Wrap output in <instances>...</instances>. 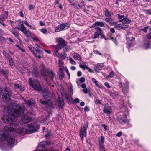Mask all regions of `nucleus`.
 I'll return each instance as SVG.
<instances>
[{"mask_svg": "<svg viewBox=\"0 0 151 151\" xmlns=\"http://www.w3.org/2000/svg\"><path fill=\"white\" fill-rule=\"evenodd\" d=\"M39 129L38 125L35 123L27 124L22 128L17 126L10 127L5 126L3 131L0 133V148H1L2 146L4 145L6 143L9 147L14 145V132L18 134L24 132L30 134L37 131Z\"/></svg>", "mask_w": 151, "mask_h": 151, "instance_id": "1", "label": "nucleus"}, {"mask_svg": "<svg viewBox=\"0 0 151 151\" xmlns=\"http://www.w3.org/2000/svg\"><path fill=\"white\" fill-rule=\"evenodd\" d=\"M25 110V107L16 103H13L5 108V114L2 117V120L10 125L17 120V117L22 116Z\"/></svg>", "mask_w": 151, "mask_h": 151, "instance_id": "2", "label": "nucleus"}, {"mask_svg": "<svg viewBox=\"0 0 151 151\" xmlns=\"http://www.w3.org/2000/svg\"><path fill=\"white\" fill-rule=\"evenodd\" d=\"M42 76L45 79L47 83L51 85V83L49 82L48 80L50 79V81H52L53 78L54 77L55 74L52 71H50L49 72H42Z\"/></svg>", "mask_w": 151, "mask_h": 151, "instance_id": "3", "label": "nucleus"}, {"mask_svg": "<svg viewBox=\"0 0 151 151\" xmlns=\"http://www.w3.org/2000/svg\"><path fill=\"white\" fill-rule=\"evenodd\" d=\"M29 83L30 85L35 90L37 91H41L42 88L39 81L36 80H32L31 78L29 79Z\"/></svg>", "mask_w": 151, "mask_h": 151, "instance_id": "4", "label": "nucleus"}, {"mask_svg": "<svg viewBox=\"0 0 151 151\" xmlns=\"http://www.w3.org/2000/svg\"><path fill=\"white\" fill-rule=\"evenodd\" d=\"M88 123L87 122L85 123L83 127H81L79 132L80 137L82 140L84 139V137L87 136L86 130L88 127Z\"/></svg>", "mask_w": 151, "mask_h": 151, "instance_id": "5", "label": "nucleus"}, {"mask_svg": "<svg viewBox=\"0 0 151 151\" xmlns=\"http://www.w3.org/2000/svg\"><path fill=\"white\" fill-rule=\"evenodd\" d=\"M70 24L68 23H65L58 25L55 29V31L56 32H59L63 30H66L70 27Z\"/></svg>", "mask_w": 151, "mask_h": 151, "instance_id": "6", "label": "nucleus"}, {"mask_svg": "<svg viewBox=\"0 0 151 151\" xmlns=\"http://www.w3.org/2000/svg\"><path fill=\"white\" fill-rule=\"evenodd\" d=\"M124 115L121 116L119 115L117 116V119L120 123H124L125 124H128L130 121L129 119H125L127 116L126 113L127 114L128 111H124Z\"/></svg>", "mask_w": 151, "mask_h": 151, "instance_id": "7", "label": "nucleus"}, {"mask_svg": "<svg viewBox=\"0 0 151 151\" xmlns=\"http://www.w3.org/2000/svg\"><path fill=\"white\" fill-rule=\"evenodd\" d=\"M48 145L46 141L41 142L39 144L37 151H45L47 150L46 146ZM51 151H57L52 150Z\"/></svg>", "mask_w": 151, "mask_h": 151, "instance_id": "8", "label": "nucleus"}, {"mask_svg": "<svg viewBox=\"0 0 151 151\" xmlns=\"http://www.w3.org/2000/svg\"><path fill=\"white\" fill-rule=\"evenodd\" d=\"M56 41L58 43V47L59 49L63 48L65 47L66 44L65 40L62 38H57Z\"/></svg>", "mask_w": 151, "mask_h": 151, "instance_id": "9", "label": "nucleus"}, {"mask_svg": "<svg viewBox=\"0 0 151 151\" xmlns=\"http://www.w3.org/2000/svg\"><path fill=\"white\" fill-rule=\"evenodd\" d=\"M104 66V63H98L94 67V70L96 72H99V71L101 70Z\"/></svg>", "mask_w": 151, "mask_h": 151, "instance_id": "10", "label": "nucleus"}, {"mask_svg": "<svg viewBox=\"0 0 151 151\" xmlns=\"http://www.w3.org/2000/svg\"><path fill=\"white\" fill-rule=\"evenodd\" d=\"M28 47L29 50L37 58L39 59H41V56L40 55H39L38 56L37 55V54H36L35 52V48L33 47L32 45H29Z\"/></svg>", "mask_w": 151, "mask_h": 151, "instance_id": "11", "label": "nucleus"}, {"mask_svg": "<svg viewBox=\"0 0 151 151\" xmlns=\"http://www.w3.org/2000/svg\"><path fill=\"white\" fill-rule=\"evenodd\" d=\"M70 5L73 6L74 8L78 9H80L82 8V6H80L79 4L76 3L73 1H70Z\"/></svg>", "mask_w": 151, "mask_h": 151, "instance_id": "12", "label": "nucleus"}, {"mask_svg": "<svg viewBox=\"0 0 151 151\" xmlns=\"http://www.w3.org/2000/svg\"><path fill=\"white\" fill-rule=\"evenodd\" d=\"M115 28L117 30H120L121 29H124L127 28V26L123 24H119L116 25L115 26Z\"/></svg>", "mask_w": 151, "mask_h": 151, "instance_id": "13", "label": "nucleus"}, {"mask_svg": "<svg viewBox=\"0 0 151 151\" xmlns=\"http://www.w3.org/2000/svg\"><path fill=\"white\" fill-rule=\"evenodd\" d=\"M5 13L0 15V20L1 21H4L8 17V12L6 11Z\"/></svg>", "mask_w": 151, "mask_h": 151, "instance_id": "14", "label": "nucleus"}, {"mask_svg": "<svg viewBox=\"0 0 151 151\" xmlns=\"http://www.w3.org/2000/svg\"><path fill=\"white\" fill-rule=\"evenodd\" d=\"M103 111L104 113L108 115L111 113L112 111L110 107H105L103 110Z\"/></svg>", "mask_w": 151, "mask_h": 151, "instance_id": "15", "label": "nucleus"}, {"mask_svg": "<svg viewBox=\"0 0 151 151\" xmlns=\"http://www.w3.org/2000/svg\"><path fill=\"white\" fill-rule=\"evenodd\" d=\"M22 119V122L25 124L29 122L31 120V119L30 117L26 116H23Z\"/></svg>", "mask_w": 151, "mask_h": 151, "instance_id": "16", "label": "nucleus"}, {"mask_svg": "<svg viewBox=\"0 0 151 151\" xmlns=\"http://www.w3.org/2000/svg\"><path fill=\"white\" fill-rule=\"evenodd\" d=\"M64 102L63 100L61 98L58 99V105L60 109H62L64 106Z\"/></svg>", "mask_w": 151, "mask_h": 151, "instance_id": "17", "label": "nucleus"}, {"mask_svg": "<svg viewBox=\"0 0 151 151\" xmlns=\"http://www.w3.org/2000/svg\"><path fill=\"white\" fill-rule=\"evenodd\" d=\"M39 102L42 104L47 105L49 106H50L51 105V102L49 99L48 100L46 101H44L42 99H40L39 101Z\"/></svg>", "mask_w": 151, "mask_h": 151, "instance_id": "18", "label": "nucleus"}, {"mask_svg": "<svg viewBox=\"0 0 151 151\" xmlns=\"http://www.w3.org/2000/svg\"><path fill=\"white\" fill-rule=\"evenodd\" d=\"M67 55L65 53H59L58 54L57 56L61 60L65 59Z\"/></svg>", "mask_w": 151, "mask_h": 151, "instance_id": "19", "label": "nucleus"}, {"mask_svg": "<svg viewBox=\"0 0 151 151\" xmlns=\"http://www.w3.org/2000/svg\"><path fill=\"white\" fill-rule=\"evenodd\" d=\"M73 57L74 58L78 60L81 61V58L80 55L78 53L74 52L73 55Z\"/></svg>", "mask_w": 151, "mask_h": 151, "instance_id": "20", "label": "nucleus"}, {"mask_svg": "<svg viewBox=\"0 0 151 151\" xmlns=\"http://www.w3.org/2000/svg\"><path fill=\"white\" fill-rule=\"evenodd\" d=\"M23 22V23L26 26H27L28 27H29L30 29L34 30H36V27L35 25L32 26L31 25H29V24L28 22H27L26 21H24Z\"/></svg>", "mask_w": 151, "mask_h": 151, "instance_id": "21", "label": "nucleus"}, {"mask_svg": "<svg viewBox=\"0 0 151 151\" xmlns=\"http://www.w3.org/2000/svg\"><path fill=\"white\" fill-rule=\"evenodd\" d=\"M129 84V83L128 82H126V86L125 87H124L123 86L122 87V92L126 94L127 93L128 91V85Z\"/></svg>", "mask_w": 151, "mask_h": 151, "instance_id": "22", "label": "nucleus"}, {"mask_svg": "<svg viewBox=\"0 0 151 151\" xmlns=\"http://www.w3.org/2000/svg\"><path fill=\"white\" fill-rule=\"evenodd\" d=\"M151 47V42L146 41L144 44L143 47L145 49L149 48Z\"/></svg>", "mask_w": 151, "mask_h": 151, "instance_id": "23", "label": "nucleus"}, {"mask_svg": "<svg viewBox=\"0 0 151 151\" xmlns=\"http://www.w3.org/2000/svg\"><path fill=\"white\" fill-rule=\"evenodd\" d=\"M91 79L92 81L95 83L96 86L101 89H103V88L101 86L99 85L98 84V81L95 78H92Z\"/></svg>", "mask_w": 151, "mask_h": 151, "instance_id": "24", "label": "nucleus"}, {"mask_svg": "<svg viewBox=\"0 0 151 151\" xmlns=\"http://www.w3.org/2000/svg\"><path fill=\"white\" fill-rule=\"evenodd\" d=\"M121 21L122 22L123 24H126L130 23L131 22V21L130 20H129L128 18L125 17Z\"/></svg>", "mask_w": 151, "mask_h": 151, "instance_id": "25", "label": "nucleus"}, {"mask_svg": "<svg viewBox=\"0 0 151 151\" xmlns=\"http://www.w3.org/2000/svg\"><path fill=\"white\" fill-rule=\"evenodd\" d=\"M24 34L28 37H32V34L30 30L27 29Z\"/></svg>", "mask_w": 151, "mask_h": 151, "instance_id": "26", "label": "nucleus"}, {"mask_svg": "<svg viewBox=\"0 0 151 151\" xmlns=\"http://www.w3.org/2000/svg\"><path fill=\"white\" fill-rule=\"evenodd\" d=\"M38 71L36 68L33 69L32 71V74L34 77H36L38 74Z\"/></svg>", "mask_w": 151, "mask_h": 151, "instance_id": "27", "label": "nucleus"}, {"mask_svg": "<svg viewBox=\"0 0 151 151\" xmlns=\"http://www.w3.org/2000/svg\"><path fill=\"white\" fill-rule=\"evenodd\" d=\"M20 30L23 33L27 30L26 29L25 27L23 24H21V25Z\"/></svg>", "mask_w": 151, "mask_h": 151, "instance_id": "28", "label": "nucleus"}, {"mask_svg": "<svg viewBox=\"0 0 151 151\" xmlns=\"http://www.w3.org/2000/svg\"><path fill=\"white\" fill-rule=\"evenodd\" d=\"M110 96L114 99H116L118 96V95L116 94L115 92L111 93Z\"/></svg>", "mask_w": 151, "mask_h": 151, "instance_id": "29", "label": "nucleus"}, {"mask_svg": "<svg viewBox=\"0 0 151 151\" xmlns=\"http://www.w3.org/2000/svg\"><path fill=\"white\" fill-rule=\"evenodd\" d=\"M16 28H13L11 30V32L16 37H17L18 35V33L15 31V29Z\"/></svg>", "mask_w": 151, "mask_h": 151, "instance_id": "30", "label": "nucleus"}, {"mask_svg": "<svg viewBox=\"0 0 151 151\" xmlns=\"http://www.w3.org/2000/svg\"><path fill=\"white\" fill-rule=\"evenodd\" d=\"M105 137L103 136H102L101 137V140L99 142V145H104V143L105 142Z\"/></svg>", "mask_w": 151, "mask_h": 151, "instance_id": "31", "label": "nucleus"}, {"mask_svg": "<svg viewBox=\"0 0 151 151\" xmlns=\"http://www.w3.org/2000/svg\"><path fill=\"white\" fill-rule=\"evenodd\" d=\"M48 92L47 90H46L45 93L44 92H43V97L45 99H48L49 98V96L47 94Z\"/></svg>", "mask_w": 151, "mask_h": 151, "instance_id": "32", "label": "nucleus"}, {"mask_svg": "<svg viewBox=\"0 0 151 151\" xmlns=\"http://www.w3.org/2000/svg\"><path fill=\"white\" fill-rule=\"evenodd\" d=\"M85 80V78L83 77H82L79 79H76V81L77 84H78L79 82L81 83H83L84 82Z\"/></svg>", "mask_w": 151, "mask_h": 151, "instance_id": "33", "label": "nucleus"}, {"mask_svg": "<svg viewBox=\"0 0 151 151\" xmlns=\"http://www.w3.org/2000/svg\"><path fill=\"white\" fill-rule=\"evenodd\" d=\"M99 151H105V148L103 145H99Z\"/></svg>", "mask_w": 151, "mask_h": 151, "instance_id": "34", "label": "nucleus"}, {"mask_svg": "<svg viewBox=\"0 0 151 151\" xmlns=\"http://www.w3.org/2000/svg\"><path fill=\"white\" fill-rule=\"evenodd\" d=\"M14 87L15 88H18L21 90H23V87L20 86L19 84H14Z\"/></svg>", "mask_w": 151, "mask_h": 151, "instance_id": "35", "label": "nucleus"}, {"mask_svg": "<svg viewBox=\"0 0 151 151\" xmlns=\"http://www.w3.org/2000/svg\"><path fill=\"white\" fill-rule=\"evenodd\" d=\"M26 102L28 105H30L34 103V101L33 99H31L29 100H27Z\"/></svg>", "mask_w": 151, "mask_h": 151, "instance_id": "36", "label": "nucleus"}, {"mask_svg": "<svg viewBox=\"0 0 151 151\" xmlns=\"http://www.w3.org/2000/svg\"><path fill=\"white\" fill-rule=\"evenodd\" d=\"M96 26H99L101 27H103L104 25V24L102 22H96Z\"/></svg>", "mask_w": 151, "mask_h": 151, "instance_id": "37", "label": "nucleus"}, {"mask_svg": "<svg viewBox=\"0 0 151 151\" xmlns=\"http://www.w3.org/2000/svg\"><path fill=\"white\" fill-rule=\"evenodd\" d=\"M105 21L108 23H111L113 21L111 17H108L105 19Z\"/></svg>", "mask_w": 151, "mask_h": 151, "instance_id": "38", "label": "nucleus"}, {"mask_svg": "<svg viewBox=\"0 0 151 151\" xmlns=\"http://www.w3.org/2000/svg\"><path fill=\"white\" fill-rule=\"evenodd\" d=\"M104 14L105 16L107 17H111V13L108 10L105 11Z\"/></svg>", "mask_w": 151, "mask_h": 151, "instance_id": "39", "label": "nucleus"}, {"mask_svg": "<svg viewBox=\"0 0 151 151\" xmlns=\"http://www.w3.org/2000/svg\"><path fill=\"white\" fill-rule=\"evenodd\" d=\"M70 63L72 64L76 65V62L74 61V60L71 57L69 58Z\"/></svg>", "mask_w": 151, "mask_h": 151, "instance_id": "40", "label": "nucleus"}, {"mask_svg": "<svg viewBox=\"0 0 151 151\" xmlns=\"http://www.w3.org/2000/svg\"><path fill=\"white\" fill-rule=\"evenodd\" d=\"M83 64L79 65L80 67L82 68L83 70L86 69V68H87V66L86 65L85 63H83Z\"/></svg>", "mask_w": 151, "mask_h": 151, "instance_id": "41", "label": "nucleus"}, {"mask_svg": "<svg viewBox=\"0 0 151 151\" xmlns=\"http://www.w3.org/2000/svg\"><path fill=\"white\" fill-rule=\"evenodd\" d=\"M35 53L37 54V56L38 55L37 53L40 55H42L43 54L42 51L39 49H37L36 50H35Z\"/></svg>", "mask_w": 151, "mask_h": 151, "instance_id": "42", "label": "nucleus"}, {"mask_svg": "<svg viewBox=\"0 0 151 151\" xmlns=\"http://www.w3.org/2000/svg\"><path fill=\"white\" fill-rule=\"evenodd\" d=\"M114 71H112L109 73V75L107 76V77L109 78H112L114 76Z\"/></svg>", "mask_w": 151, "mask_h": 151, "instance_id": "43", "label": "nucleus"}, {"mask_svg": "<svg viewBox=\"0 0 151 151\" xmlns=\"http://www.w3.org/2000/svg\"><path fill=\"white\" fill-rule=\"evenodd\" d=\"M9 65L11 66H12L14 65V63L13 59L12 58L9 59Z\"/></svg>", "mask_w": 151, "mask_h": 151, "instance_id": "44", "label": "nucleus"}, {"mask_svg": "<svg viewBox=\"0 0 151 151\" xmlns=\"http://www.w3.org/2000/svg\"><path fill=\"white\" fill-rule=\"evenodd\" d=\"M117 16H118V18L120 19V20L121 21L125 18V16L124 15H120L119 14H118Z\"/></svg>", "mask_w": 151, "mask_h": 151, "instance_id": "45", "label": "nucleus"}, {"mask_svg": "<svg viewBox=\"0 0 151 151\" xmlns=\"http://www.w3.org/2000/svg\"><path fill=\"white\" fill-rule=\"evenodd\" d=\"M99 35L98 34V32H95L94 35V36L93 38V39H95L99 37Z\"/></svg>", "mask_w": 151, "mask_h": 151, "instance_id": "46", "label": "nucleus"}, {"mask_svg": "<svg viewBox=\"0 0 151 151\" xmlns=\"http://www.w3.org/2000/svg\"><path fill=\"white\" fill-rule=\"evenodd\" d=\"M1 73L5 77H7V73L4 70H2L1 71Z\"/></svg>", "mask_w": 151, "mask_h": 151, "instance_id": "47", "label": "nucleus"}, {"mask_svg": "<svg viewBox=\"0 0 151 151\" xmlns=\"http://www.w3.org/2000/svg\"><path fill=\"white\" fill-rule=\"evenodd\" d=\"M69 89L70 91V95H72L73 94V86L71 84H70V86L69 88Z\"/></svg>", "mask_w": 151, "mask_h": 151, "instance_id": "48", "label": "nucleus"}, {"mask_svg": "<svg viewBox=\"0 0 151 151\" xmlns=\"http://www.w3.org/2000/svg\"><path fill=\"white\" fill-rule=\"evenodd\" d=\"M149 28H150V27L149 26H147L146 27H144L143 29H142L141 30L143 31L145 33H146L147 32V29H149Z\"/></svg>", "mask_w": 151, "mask_h": 151, "instance_id": "49", "label": "nucleus"}, {"mask_svg": "<svg viewBox=\"0 0 151 151\" xmlns=\"http://www.w3.org/2000/svg\"><path fill=\"white\" fill-rule=\"evenodd\" d=\"M41 31L44 34H45L47 32V29H41Z\"/></svg>", "mask_w": 151, "mask_h": 151, "instance_id": "50", "label": "nucleus"}, {"mask_svg": "<svg viewBox=\"0 0 151 151\" xmlns=\"http://www.w3.org/2000/svg\"><path fill=\"white\" fill-rule=\"evenodd\" d=\"M65 70L67 73V75H68V78L69 79L70 78V73L69 72V71H68V68L66 67L65 68Z\"/></svg>", "mask_w": 151, "mask_h": 151, "instance_id": "51", "label": "nucleus"}, {"mask_svg": "<svg viewBox=\"0 0 151 151\" xmlns=\"http://www.w3.org/2000/svg\"><path fill=\"white\" fill-rule=\"evenodd\" d=\"M60 49L58 48V46H57V47H56L55 49L54 50V52L56 55H57V54H58V50Z\"/></svg>", "mask_w": 151, "mask_h": 151, "instance_id": "52", "label": "nucleus"}, {"mask_svg": "<svg viewBox=\"0 0 151 151\" xmlns=\"http://www.w3.org/2000/svg\"><path fill=\"white\" fill-rule=\"evenodd\" d=\"M31 38L34 41H38L39 40V39L37 37H32Z\"/></svg>", "mask_w": 151, "mask_h": 151, "instance_id": "53", "label": "nucleus"}, {"mask_svg": "<svg viewBox=\"0 0 151 151\" xmlns=\"http://www.w3.org/2000/svg\"><path fill=\"white\" fill-rule=\"evenodd\" d=\"M96 103L99 105H101V101L100 100L98 99H96V101H95Z\"/></svg>", "mask_w": 151, "mask_h": 151, "instance_id": "54", "label": "nucleus"}, {"mask_svg": "<svg viewBox=\"0 0 151 151\" xmlns=\"http://www.w3.org/2000/svg\"><path fill=\"white\" fill-rule=\"evenodd\" d=\"M58 66L59 67H60V66H63V62L62 61H60V60H59L58 61Z\"/></svg>", "mask_w": 151, "mask_h": 151, "instance_id": "55", "label": "nucleus"}, {"mask_svg": "<svg viewBox=\"0 0 151 151\" xmlns=\"http://www.w3.org/2000/svg\"><path fill=\"white\" fill-rule=\"evenodd\" d=\"M96 32H98L99 35H102V31L101 29L97 30Z\"/></svg>", "mask_w": 151, "mask_h": 151, "instance_id": "56", "label": "nucleus"}, {"mask_svg": "<svg viewBox=\"0 0 151 151\" xmlns=\"http://www.w3.org/2000/svg\"><path fill=\"white\" fill-rule=\"evenodd\" d=\"M126 38L127 40V41H132V40H131V37H129V36H128L127 35L126 36Z\"/></svg>", "mask_w": 151, "mask_h": 151, "instance_id": "57", "label": "nucleus"}, {"mask_svg": "<svg viewBox=\"0 0 151 151\" xmlns=\"http://www.w3.org/2000/svg\"><path fill=\"white\" fill-rule=\"evenodd\" d=\"M74 101L75 103H78L79 102V99L78 98H76L74 99Z\"/></svg>", "mask_w": 151, "mask_h": 151, "instance_id": "58", "label": "nucleus"}, {"mask_svg": "<svg viewBox=\"0 0 151 151\" xmlns=\"http://www.w3.org/2000/svg\"><path fill=\"white\" fill-rule=\"evenodd\" d=\"M104 85L106 86L108 88H110V85H109V84L108 83H107V82L105 83H104Z\"/></svg>", "mask_w": 151, "mask_h": 151, "instance_id": "59", "label": "nucleus"}, {"mask_svg": "<svg viewBox=\"0 0 151 151\" xmlns=\"http://www.w3.org/2000/svg\"><path fill=\"white\" fill-rule=\"evenodd\" d=\"M63 66H60L59 67V71L61 73H62L63 72Z\"/></svg>", "mask_w": 151, "mask_h": 151, "instance_id": "60", "label": "nucleus"}, {"mask_svg": "<svg viewBox=\"0 0 151 151\" xmlns=\"http://www.w3.org/2000/svg\"><path fill=\"white\" fill-rule=\"evenodd\" d=\"M86 69L88 70L89 72L91 73H93V71L92 70L91 68H89L88 66L87 67V68H86Z\"/></svg>", "mask_w": 151, "mask_h": 151, "instance_id": "61", "label": "nucleus"}, {"mask_svg": "<svg viewBox=\"0 0 151 151\" xmlns=\"http://www.w3.org/2000/svg\"><path fill=\"white\" fill-rule=\"evenodd\" d=\"M122 134V132H119L116 134V136H117L119 137L121 136Z\"/></svg>", "mask_w": 151, "mask_h": 151, "instance_id": "62", "label": "nucleus"}, {"mask_svg": "<svg viewBox=\"0 0 151 151\" xmlns=\"http://www.w3.org/2000/svg\"><path fill=\"white\" fill-rule=\"evenodd\" d=\"M34 8V6L32 5H30L29 6V10H32Z\"/></svg>", "mask_w": 151, "mask_h": 151, "instance_id": "63", "label": "nucleus"}, {"mask_svg": "<svg viewBox=\"0 0 151 151\" xmlns=\"http://www.w3.org/2000/svg\"><path fill=\"white\" fill-rule=\"evenodd\" d=\"M40 25L41 26H44L45 25V24L42 21H41L40 22H39Z\"/></svg>", "mask_w": 151, "mask_h": 151, "instance_id": "64", "label": "nucleus"}]
</instances>
